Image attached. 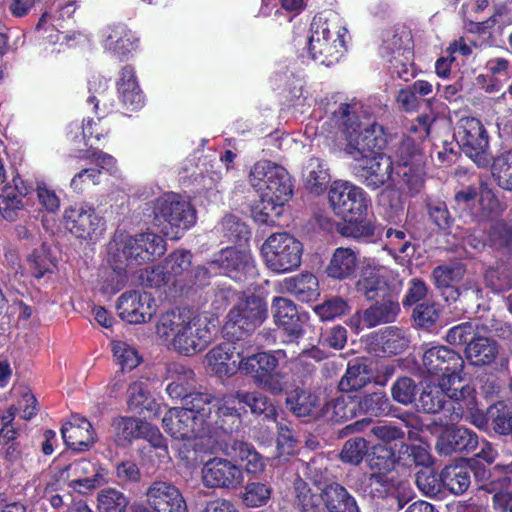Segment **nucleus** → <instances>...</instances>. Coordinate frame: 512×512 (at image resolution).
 <instances>
[{
	"label": "nucleus",
	"instance_id": "680f3d73",
	"mask_svg": "<svg viewBox=\"0 0 512 512\" xmlns=\"http://www.w3.org/2000/svg\"><path fill=\"white\" fill-rule=\"evenodd\" d=\"M241 500L246 507L258 508L267 504L271 488L262 482H248L241 492Z\"/></svg>",
	"mask_w": 512,
	"mask_h": 512
},
{
	"label": "nucleus",
	"instance_id": "de8ad7c7",
	"mask_svg": "<svg viewBox=\"0 0 512 512\" xmlns=\"http://www.w3.org/2000/svg\"><path fill=\"white\" fill-rule=\"evenodd\" d=\"M491 173L499 188L512 192V149L502 152L493 159Z\"/></svg>",
	"mask_w": 512,
	"mask_h": 512
},
{
	"label": "nucleus",
	"instance_id": "5fc2aeb1",
	"mask_svg": "<svg viewBox=\"0 0 512 512\" xmlns=\"http://www.w3.org/2000/svg\"><path fill=\"white\" fill-rule=\"evenodd\" d=\"M490 429L496 434L507 436L512 434V409L502 402L488 408Z\"/></svg>",
	"mask_w": 512,
	"mask_h": 512
},
{
	"label": "nucleus",
	"instance_id": "dca6fc26",
	"mask_svg": "<svg viewBox=\"0 0 512 512\" xmlns=\"http://www.w3.org/2000/svg\"><path fill=\"white\" fill-rule=\"evenodd\" d=\"M386 144L387 140L382 133V127L372 124L365 128L361 127L347 140L346 151L353 156L354 160H361L382 154L381 150L385 148Z\"/></svg>",
	"mask_w": 512,
	"mask_h": 512
},
{
	"label": "nucleus",
	"instance_id": "13d9d810",
	"mask_svg": "<svg viewBox=\"0 0 512 512\" xmlns=\"http://www.w3.org/2000/svg\"><path fill=\"white\" fill-rule=\"evenodd\" d=\"M370 382L367 366L365 364L355 362L349 363L345 375L339 382L341 391L358 390L366 386Z\"/></svg>",
	"mask_w": 512,
	"mask_h": 512
},
{
	"label": "nucleus",
	"instance_id": "f3484780",
	"mask_svg": "<svg viewBox=\"0 0 512 512\" xmlns=\"http://www.w3.org/2000/svg\"><path fill=\"white\" fill-rule=\"evenodd\" d=\"M356 161L355 173L366 187L377 190L391 179L393 163L389 156L376 154Z\"/></svg>",
	"mask_w": 512,
	"mask_h": 512
},
{
	"label": "nucleus",
	"instance_id": "a211bd4d",
	"mask_svg": "<svg viewBox=\"0 0 512 512\" xmlns=\"http://www.w3.org/2000/svg\"><path fill=\"white\" fill-rule=\"evenodd\" d=\"M164 430L176 440H191L204 432L203 425L192 412L181 408H171L162 419Z\"/></svg>",
	"mask_w": 512,
	"mask_h": 512
},
{
	"label": "nucleus",
	"instance_id": "9b49d317",
	"mask_svg": "<svg viewBox=\"0 0 512 512\" xmlns=\"http://www.w3.org/2000/svg\"><path fill=\"white\" fill-rule=\"evenodd\" d=\"M144 495L147 505L154 512H188L180 489L170 480H153Z\"/></svg>",
	"mask_w": 512,
	"mask_h": 512
},
{
	"label": "nucleus",
	"instance_id": "f704fd0d",
	"mask_svg": "<svg viewBox=\"0 0 512 512\" xmlns=\"http://www.w3.org/2000/svg\"><path fill=\"white\" fill-rule=\"evenodd\" d=\"M448 384L446 381H440L438 384H427L419 395V409L428 414H436L441 411L446 413Z\"/></svg>",
	"mask_w": 512,
	"mask_h": 512
},
{
	"label": "nucleus",
	"instance_id": "4c0bfd02",
	"mask_svg": "<svg viewBox=\"0 0 512 512\" xmlns=\"http://www.w3.org/2000/svg\"><path fill=\"white\" fill-rule=\"evenodd\" d=\"M283 288L303 302L311 301L319 295L318 279L311 273L285 279Z\"/></svg>",
	"mask_w": 512,
	"mask_h": 512
},
{
	"label": "nucleus",
	"instance_id": "a878e982",
	"mask_svg": "<svg viewBox=\"0 0 512 512\" xmlns=\"http://www.w3.org/2000/svg\"><path fill=\"white\" fill-rule=\"evenodd\" d=\"M273 317L275 322L282 326L287 336L298 339L303 335L304 329L295 304L284 297L273 300Z\"/></svg>",
	"mask_w": 512,
	"mask_h": 512
},
{
	"label": "nucleus",
	"instance_id": "c85d7f7f",
	"mask_svg": "<svg viewBox=\"0 0 512 512\" xmlns=\"http://www.w3.org/2000/svg\"><path fill=\"white\" fill-rule=\"evenodd\" d=\"M285 406L299 418L316 419L321 416L319 397L301 388H296L287 394Z\"/></svg>",
	"mask_w": 512,
	"mask_h": 512
},
{
	"label": "nucleus",
	"instance_id": "f257e3e1",
	"mask_svg": "<svg viewBox=\"0 0 512 512\" xmlns=\"http://www.w3.org/2000/svg\"><path fill=\"white\" fill-rule=\"evenodd\" d=\"M157 333L172 336V347L178 353L190 356L203 351L211 342L213 331L206 317L194 316L189 309L176 308L159 318Z\"/></svg>",
	"mask_w": 512,
	"mask_h": 512
},
{
	"label": "nucleus",
	"instance_id": "0e129e2a",
	"mask_svg": "<svg viewBox=\"0 0 512 512\" xmlns=\"http://www.w3.org/2000/svg\"><path fill=\"white\" fill-rule=\"evenodd\" d=\"M482 301V288L473 281H466L464 283L462 299H460L459 304L455 306V309L459 310L462 314H476L482 306Z\"/></svg>",
	"mask_w": 512,
	"mask_h": 512
},
{
	"label": "nucleus",
	"instance_id": "bf43d9fd",
	"mask_svg": "<svg viewBox=\"0 0 512 512\" xmlns=\"http://www.w3.org/2000/svg\"><path fill=\"white\" fill-rule=\"evenodd\" d=\"M418 393V383L408 376L399 377L391 387L392 399L403 406L413 404Z\"/></svg>",
	"mask_w": 512,
	"mask_h": 512
},
{
	"label": "nucleus",
	"instance_id": "603ef678",
	"mask_svg": "<svg viewBox=\"0 0 512 512\" xmlns=\"http://www.w3.org/2000/svg\"><path fill=\"white\" fill-rule=\"evenodd\" d=\"M379 343L384 353L397 355L408 348L410 340L404 330L390 326L381 332Z\"/></svg>",
	"mask_w": 512,
	"mask_h": 512
},
{
	"label": "nucleus",
	"instance_id": "e433bc0d",
	"mask_svg": "<svg viewBox=\"0 0 512 512\" xmlns=\"http://www.w3.org/2000/svg\"><path fill=\"white\" fill-rule=\"evenodd\" d=\"M26 190L15 184L14 187L5 186L0 194V214L8 221H15L25 212L23 197Z\"/></svg>",
	"mask_w": 512,
	"mask_h": 512
},
{
	"label": "nucleus",
	"instance_id": "72a5a7b5",
	"mask_svg": "<svg viewBox=\"0 0 512 512\" xmlns=\"http://www.w3.org/2000/svg\"><path fill=\"white\" fill-rule=\"evenodd\" d=\"M224 452L231 459L245 462V470L248 473H258L264 469L263 457L246 442L234 440L226 444Z\"/></svg>",
	"mask_w": 512,
	"mask_h": 512
},
{
	"label": "nucleus",
	"instance_id": "f03ea898",
	"mask_svg": "<svg viewBox=\"0 0 512 512\" xmlns=\"http://www.w3.org/2000/svg\"><path fill=\"white\" fill-rule=\"evenodd\" d=\"M249 348L237 352L238 368L253 379L254 384L271 395L287 393L289 382L287 374L278 371L279 358H286L284 350L261 351L250 354Z\"/></svg>",
	"mask_w": 512,
	"mask_h": 512
},
{
	"label": "nucleus",
	"instance_id": "5701e85b",
	"mask_svg": "<svg viewBox=\"0 0 512 512\" xmlns=\"http://www.w3.org/2000/svg\"><path fill=\"white\" fill-rule=\"evenodd\" d=\"M65 444L74 451H84L96 441L91 423L84 417L71 416L61 428Z\"/></svg>",
	"mask_w": 512,
	"mask_h": 512
},
{
	"label": "nucleus",
	"instance_id": "cd10ccee",
	"mask_svg": "<svg viewBox=\"0 0 512 512\" xmlns=\"http://www.w3.org/2000/svg\"><path fill=\"white\" fill-rule=\"evenodd\" d=\"M365 310V327L368 329L396 321L400 313V304L394 295L384 296Z\"/></svg>",
	"mask_w": 512,
	"mask_h": 512
},
{
	"label": "nucleus",
	"instance_id": "b1692460",
	"mask_svg": "<svg viewBox=\"0 0 512 512\" xmlns=\"http://www.w3.org/2000/svg\"><path fill=\"white\" fill-rule=\"evenodd\" d=\"M355 291L367 301L392 295L389 293V285L381 269L372 266L362 268L360 277L355 283Z\"/></svg>",
	"mask_w": 512,
	"mask_h": 512
},
{
	"label": "nucleus",
	"instance_id": "e2e57ef3",
	"mask_svg": "<svg viewBox=\"0 0 512 512\" xmlns=\"http://www.w3.org/2000/svg\"><path fill=\"white\" fill-rule=\"evenodd\" d=\"M97 508L99 512H126L129 499L120 491L107 488L98 493Z\"/></svg>",
	"mask_w": 512,
	"mask_h": 512
},
{
	"label": "nucleus",
	"instance_id": "58836bf2",
	"mask_svg": "<svg viewBox=\"0 0 512 512\" xmlns=\"http://www.w3.org/2000/svg\"><path fill=\"white\" fill-rule=\"evenodd\" d=\"M241 424V414L235 407L221 405L214 409V415H211L205 425L208 429L213 428L216 431L231 434L238 431Z\"/></svg>",
	"mask_w": 512,
	"mask_h": 512
},
{
	"label": "nucleus",
	"instance_id": "49530a36",
	"mask_svg": "<svg viewBox=\"0 0 512 512\" xmlns=\"http://www.w3.org/2000/svg\"><path fill=\"white\" fill-rule=\"evenodd\" d=\"M332 120L335 125L339 127L347 140L362 126L357 114L356 104H341L338 109L333 112Z\"/></svg>",
	"mask_w": 512,
	"mask_h": 512
},
{
	"label": "nucleus",
	"instance_id": "4d7b16f0",
	"mask_svg": "<svg viewBox=\"0 0 512 512\" xmlns=\"http://www.w3.org/2000/svg\"><path fill=\"white\" fill-rule=\"evenodd\" d=\"M484 281L494 292L506 291L512 287V267L504 263L489 267L484 273Z\"/></svg>",
	"mask_w": 512,
	"mask_h": 512
},
{
	"label": "nucleus",
	"instance_id": "0eeeda50",
	"mask_svg": "<svg viewBox=\"0 0 512 512\" xmlns=\"http://www.w3.org/2000/svg\"><path fill=\"white\" fill-rule=\"evenodd\" d=\"M455 138L461 150L479 167L488 166L489 136L479 119L461 118L457 123Z\"/></svg>",
	"mask_w": 512,
	"mask_h": 512
},
{
	"label": "nucleus",
	"instance_id": "79ce46f5",
	"mask_svg": "<svg viewBox=\"0 0 512 512\" xmlns=\"http://www.w3.org/2000/svg\"><path fill=\"white\" fill-rule=\"evenodd\" d=\"M487 328V324L466 321L451 327L445 336V341L452 347H464L476 337L478 333Z\"/></svg>",
	"mask_w": 512,
	"mask_h": 512
},
{
	"label": "nucleus",
	"instance_id": "37998d69",
	"mask_svg": "<svg viewBox=\"0 0 512 512\" xmlns=\"http://www.w3.org/2000/svg\"><path fill=\"white\" fill-rule=\"evenodd\" d=\"M397 453L382 447L373 445L366 457V467L369 471L393 472L398 465Z\"/></svg>",
	"mask_w": 512,
	"mask_h": 512
},
{
	"label": "nucleus",
	"instance_id": "a18cd8bd",
	"mask_svg": "<svg viewBox=\"0 0 512 512\" xmlns=\"http://www.w3.org/2000/svg\"><path fill=\"white\" fill-rule=\"evenodd\" d=\"M357 404L361 413L375 417L389 414L393 407L383 391L364 394L357 400Z\"/></svg>",
	"mask_w": 512,
	"mask_h": 512
},
{
	"label": "nucleus",
	"instance_id": "c9c22d12",
	"mask_svg": "<svg viewBox=\"0 0 512 512\" xmlns=\"http://www.w3.org/2000/svg\"><path fill=\"white\" fill-rule=\"evenodd\" d=\"M183 409L192 412L196 416V420L205 425L216 408L215 397L209 393L188 392L181 398Z\"/></svg>",
	"mask_w": 512,
	"mask_h": 512
},
{
	"label": "nucleus",
	"instance_id": "423d86ee",
	"mask_svg": "<svg viewBox=\"0 0 512 512\" xmlns=\"http://www.w3.org/2000/svg\"><path fill=\"white\" fill-rule=\"evenodd\" d=\"M303 246L289 233H274L262 245V254L267 267L276 273H286L301 264Z\"/></svg>",
	"mask_w": 512,
	"mask_h": 512
},
{
	"label": "nucleus",
	"instance_id": "864d4df0",
	"mask_svg": "<svg viewBox=\"0 0 512 512\" xmlns=\"http://www.w3.org/2000/svg\"><path fill=\"white\" fill-rule=\"evenodd\" d=\"M357 399L350 395H340L331 399L326 404L327 413L329 418L334 422H342L352 419L356 416L358 410Z\"/></svg>",
	"mask_w": 512,
	"mask_h": 512
},
{
	"label": "nucleus",
	"instance_id": "2f4dec72",
	"mask_svg": "<svg viewBox=\"0 0 512 512\" xmlns=\"http://www.w3.org/2000/svg\"><path fill=\"white\" fill-rule=\"evenodd\" d=\"M322 498L327 512H359L355 498L338 482L324 488Z\"/></svg>",
	"mask_w": 512,
	"mask_h": 512
},
{
	"label": "nucleus",
	"instance_id": "39448f33",
	"mask_svg": "<svg viewBox=\"0 0 512 512\" xmlns=\"http://www.w3.org/2000/svg\"><path fill=\"white\" fill-rule=\"evenodd\" d=\"M249 181L260 197L276 204H285L293 193L289 173L270 161L257 162L250 171Z\"/></svg>",
	"mask_w": 512,
	"mask_h": 512
},
{
	"label": "nucleus",
	"instance_id": "3c124183",
	"mask_svg": "<svg viewBox=\"0 0 512 512\" xmlns=\"http://www.w3.org/2000/svg\"><path fill=\"white\" fill-rule=\"evenodd\" d=\"M418 489L427 497L434 498L442 494L444 489L442 471L437 472L431 467H423L415 475Z\"/></svg>",
	"mask_w": 512,
	"mask_h": 512
},
{
	"label": "nucleus",
	"instance_id": "c03bdc74",
	"mask_svg": "<svg viewBox=\"0 0 512 512\" xmlns=\"http://www.w3.org/2000/svg\"><path fill=\"white\" fill-rule=\"evenodd\" d=\"M467 272L466 265L460 261L436 266L431 273L435 288L455 285L462 281Z\"/></svg>",
	"mask_w": 512,
	"mask_h": 512
},
{
	"label": "nucleus",
	"instance_id": "6ab92c4d",
	"mask_svg": "<svg viewBox=\"0 0 512 512\" xmlns=\"http://www.w3.org/2000/svg\"><path fill=\"white\" fill-rule=\"evenodd\" d=\"M495 329L494 324L487 325V328L478 333L473 341L470 342V345H467L466 349H464L465 358L472 366H490L498 358L500 344L496 339L488 336V333Z\"/></svg>",
	"mask_w": 512,
	"mask_h": 512
},
{
	"label": "nucleus",
	"instance_id": "6e6d98bb",
	"mask_svg": "<svg viewBox=\"0 0 512 512\" xmlns=\"http://www.w3.org/2000/svg\"><path fill=\"white\" fill-rule=\"evenodd\" d=\"M398 465L406 466H432L434 459L428 449L422 445L409 444L404 445L402 450L397 453Z\"/></svg>",
	"mask_w": 512,
	"mask_h": 512
},
{
	"label": "nucleus",
	"instance_id": "ea45409f",
	"mask_svg": "<svg viewBox=\"0 0 512 512\" xmlns=\"http://www.w3.org/2000/svg\"><path fill=\"white\" fill-rule=\"evenodd\" d=\"M127 240L128 235L116 234L108 244V262L118 274L134 266Z\"/></svg>",
	"mask_w": 512,
	"mask_h": 512
},
{
	"label": "nucleus",
	"instance_id": "9d476101",
	"mask_svg": "<svg viewBox=\"0 0 512 512\" xmlns=\"http://www.w3.org/2000/svg\"><path fill=\"white\" fill-rule=\"evenodd\" d=\"M426 371L435 376H440V381L451 382V379L460 378V373L465 367V362L460 353L444 345L427 349L422 357Z\"/></svg>",
	"mask_w": 512,
	"mask_h": 512
},
{
	"label": "nucleus",
	"instance_id": "7ed1b4c3",
	"mask_svg": "<svg viewBox=\"0 0 512 512\" xmlns=\"http://www.w3.org/2000/svg\"><path fill=\"white\" fill-rule=\"evenodd\" d=\"M268 317L263 297L254 293L242 294L227 314L224 330L229 341H242L252 347L251 337Z\"/></svg>",
	"mask_w": 512,
	"mask_h": 512
},
{
	"label": "nucleus",
	"instance_id": "c756f323",
	"mask_svg": "<svg viewBox=\"0 0 512 512\" xmlns=\"http://www.w3.org/2000/svg\"><path fill=\"white\" fill-rule=\"evenodd\" d=\"M357 265V255L354 250L338 247L334 250L325 272L328 277L335 280H346L355 275Z\"/></svg>",
	"mask_w": 512,
	"mask_h": 512
},
{
	"label": "nucleus",
	"instance_id": "2eb2a0df",
	"mask_svg": "<svg viewBox=\"0 0 512 512\" xmlns=\"http://www.w3.org/2000/svg\"><path fill=\"white\" fill-rule=\"evenodd\" d=\"M468 474H473L476 482L482 484V488L493 493L496 490H507L511 486L512 462L506 465L497 464L489 468L476 458L466 459Z\"/></svg>",
	"mask_w": 512,
	"mask_h": 512
},
{
	"label": "nucleus",
	"instance_id": "6e6552de",
	"mask_svg": "<svg viewBox=\"0 0 512 512\" xmlns=\"http://www.w3.org/2000/svg\"><path fill=\"white\" fill-rule=\"evenodd\" d=\"M329 203L338 216L359 218L366 213L368 201L362 188L349 182L334 181L328 191Z\"/></svg>",
	"mask_w": 512,
	"mask_h": 512
},
{
	"label": "nucleus",
	"instance_id": "7c9ffc66",
	"mask_svg": "<svg viewBox=\"0 0 512 512\" xmlns=\"http://www.w3.org/2000/svg\"><path fill=\"white\" fill-rule=\"evenodd\" d=\"M129 408L144 419L156 418L160 414L161 406L153 399L142 383H133L128 388Z\"/></svg>",
	"mask_w": 512,
	"mask_h": 512
},
{
	"label": "nucleus",
	"instance_id": "4468645a",
	"mask_svg": "<svg viewBox=\"0 0 512 512\" xmlns=\"http://www.w3.org/2000/svg\"><path fill=\"white\" fill-rule=\"evenodd\" d=\"M66 228L75 237L85 241H96L104 230V221L91 208L69 207L64 212Z\"/></svg>",
	"mask_w": 512,
	"mask_h": 512
},
{
	"label": "nucleus",
	"instance_id": "bb28decb",
	"mask_svg": "<svg viewBox=\"0 0 512 512\" xmlns=\"http://www.w3.org/2000/svg\"><path fill=\"white\" fill-rule=\"evenodd\" d=\"M228 398L232 401L245 404L254 415H263L267 422L276 423L277 410L272 400L262 391L236 390Z\"/></svg>",
	"mask_w": 512,
	"mask_h": 512
},
{
	"label": "nucleus",
	"instance_id": "052dcab7",
	"mask_svg": "<svg viewBox=\"0 0 512 512\" xmlns=\"http://www.w3.org/2000/svg\"><path fill=\"white\" fill-rule=\"evenodd\" d=\"M144 421L133 417H120L113 421L115 438L118 445H126L133 439L139 438Z\"/></svg>",
	"mask_w": 512,
	"mask_h": 512
},
{
	"label": "nucleus",
	"instance_id": "412c9836",
	"mask_svg": "<svg viewBox=\"0 0 512 512\" xmlns=\"http://www.w3.org/2000/svg\"><path fill=\"white\" fill-rule=\"evenodd\" d=\"M127 241L134 266L152 261L166 250L163 238L154 233H142L135 237L128 235Z\"/></svg>",
	"mask_w": 512,
	"mask_h": 512
},
{
	"label": "nucleus",
	"instance_id": "1a4fd4ad",
	"mask_svg": "<svg viewBox=\"0 0 512 512\" xmlns=\"http://www.w3.org/2000/svg\"><path fill=\"white\" fill-rule=\"evenodd\" d=\"M399 418L408 429V432L406 433L401 427L392 424L374 426L371 429V432L379 441L376 445H380L395 453H399L407 443L406 436L409 441H416L419 439V432L423 429V422L421 418L417 414L411 412H405Z\"/></svg>",
	"mask_w": 512,
	"mask_h": 512
},
{
	"label": "nucleus",
	"instance_id": "09e8293b",
	"mask_svg": "<svg viewBox=\"0 0 512 512\" xmlns=\"http://www.w3.org/2000/svg\"><path fill=\"white\" fill-rule=\"evenodd\" d=\"M369 449V442L364 437L355 436L344 442L338 457L344 464L359 466L366 460Z\"/></svg>",
	"mask_w": 512,
	"mask_h": 512
},
{
	"label": "nucleus",
	"instance_id": "774afa93",
	"mask_svg": "<svg viewBox=\"0 0 512 512\" xmlns=\"http://www.w3.org/2000/svg\"><path fill=\"white\" fill-rule=\"evenodd\" d=\"M491 245L498 250L512 251V224L503 219L495 220L489 228Z\"/></svg>",
	"mask_w": 512,
	"mask_h": 512
},
{
	"label": "nucleus",
	"instance_id": "338daca9",
	"mask_svg": "<svg viewBox=\"0 0 512 512\" xmlns=\"http://www.w3.org/2000/svg\"><path fill=\"white\" fill-rule=\"evenodd\" d=\"M338 232L344 237L369 240L374 237L375 227L367 220L347 217L345 222L338 225Z\"/></svg>",
	"mask_w": 512,
	"mask_h": 512
},
{
	"label": "nucleus",
	"instance_id": "a19ab883",
	"mask_svg": "<svg viewBox=\"0 0 512 512\" xmlns=\"http://www.w3.org/2000/svg\"><path fill=\"white\" fill-rule=\"evenodd\" d=\"M305 188L316 195L322 193L330 182L328 169L318 158L308 160L303 169Z\"/></svg>",
	"mask_w": 512,
	"mask_h": 512
},
{
	"label": "nucleus",
	"instance_id": "393cba45",
	"mask_svg": "<svg viewBox=\"0 0 512 512\" xmlns=\"http://www.w3.org/2000/svg\"><path fill=\"white\" fill-rule=\"evenodd\" d=\"M166 391L173 399H181L196 384L194 371L180 363H169L165 368Z\"/></svg>",
	"mask_w": 512,
	"mask_h": 512
},
{
	"label": "nucleus",
	"instance_id": "ddd939ff",
	"mask_svg": "<svg viewBox=\"0 0 512 512\" xmlns=\"http://www.w3.org/2000/svg\"><path fill=\"white\" fill-rule=\"evenodd\" d=\"M118 315L130 324H142L155 315L157 306L150 293L141 291L124 292L117 302Z\"/></svg>",
	"mask_w": 512,
	"mask_h": 512
},
{
	"label": "nucleus",
	"instance_id": "20e7f679",
	"mask_svg": "<svg viewBox=\"0 0 512 512\" xmlns=\"http://www.w3.org/2000/svg\"><path fill=\"white\" fill-rule=\"evenodd\" d=\"M195 221V209L178 195H166L155 204L154 225L172 240L180 238L181 232L191 227Z\"/></svg>",
	"mask_w": 512,
	"mask_h": 512
},
{
	"label": "nucleus",
	"instance_id": "473e14b6",
	"mask_svg": "<svg viewBox=\"0 0 512 512\" xmlns=\"http://www.w3.org/2000/svg\"><path fill=\"white\" fill-rule=\"evenodd\" d=\"M444 489L455 496L463 495L471 485L465 460L445 465L442 468Z\"/></svg>",
	"mask_w": 512,
	"mask_h": 512
},
{
	"label": "nucleus",
	"instance_id": "69168bd1",
	"mask_svg": "<svg viewBox=\"0 0 512 512\" xmlns=\"http://www.w3.org/2000/svg\"><path fill=\"white\" fill-rule=\"evenodd\" d=\"M398 166H424V154L420 146L412 138L400 142L396 151Z\"/></svg>",
	"mask_w": 512,
	"mask_h": 512
},
{
	"label": "nucleus",
	"instance_id": "4be33fe9",
	"mask_svg": "<svg viewBox=\"0 0 512 512\" xmlns=\"http://www.w3.org/2000/svg\"><path fill=\"white\" fill-rule=\"evenodd\" d=\"M446 399V414L451 423L458 422L477 410L476 392L470 385H464L461 388L447 385Z\"/></svg>",
	"mask_w": 512,
	"mask_h": 512
},
{
	"label": "nucleus",
	"instance_id": "8fccbe9b",
	"mask_svg": "<svg viewBox=\"0 0 512 512\" xmlns=\"http://www.w3.org/2000/svg\"><path fill=\"white\" fill-rule=\"evenodd\" d=\"M295 504L302 512H327L322 492L312 493L307 483L302 480L295 482Z\"/></svg>",
	"mask_w": 512,
	"mask_h": 512
},
{
	"label": "nucleus",
	"instance_id": "aec40b11",
	"mask_svg": "<svg viewBox=\"0 0 512 512\" xmlns=\"http://www.w3.org/2000/svg\"><path fill=\"white\" fill-rule=\"evenodd\" d=\"M478 445V436L473 431L459 426H446L439 435L436 449L440 454L472 452Z\"/></svg>",
	"mask_w": 512,
	"mask_h": 512
},
{
	"label": "nucleus",
	"instance_id": "f8f14e48",
	"mask_svg": "<svg viewBox=\"0 0 512 512\" xmlns=\"http://www.w3.org/2000/svg\"><path fill=\"white\" fill-rule=\"evenodd\" d=\"M202 481L207 488L236 489L243 482V472L232 460L214 457L204 463Z\"/></svg>",
	"mask_w": 512,
	"mask_h": 512
}]
</instances>
